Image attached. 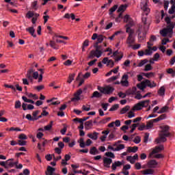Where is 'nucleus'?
I'll return each mask as SVG.
<instances>
[{
  "label": "nucleus",
  "mask_w": 175,
  "mask_h": 175,
  "mask_svg": "<svg viewBox=\"0 0 175 175\" xmlns=\"http://www.w3.org/2000/svg\"><path fill=\"white\" fill-rule=\"evenodd\" d=\"M160 129H161L160 131V133L159 134V137L157 138L155 142L158 144L159 143H165L167 140L166 137H169V136H171L170 131L169 130L170 129V127L167 125H163L161 126Z\"/></svg>",
  "instance_id": "nucleus-1"
},
{
  "label": "nucleus",
  "mask_w": 175,
  "mask_h": 175,
  "mask_svg": "<svg viewBox=\"0 0 175 175\" xmlns=\"http://www.w3.org/2000/svg\"><path fill=\"white\" fill-rule=\"evenodd\" d=\"M165 20L167 24V28L161 30L160 33L164 38H165V36H167V34L169 33L170 38H172V35H173V29L175 27V24L172 23V20L169 16L165 17Z\"/></svg>",
  "instance_id": "nucleus-2"
},
{
  "label": "nucleus",
  "mask_w": 175,
  "mask_h": 175,
  "mask_svg": "<svg viewBox=\"0 0 175 175\" xmlns=\"http://www.w3.org/2000/svg\"><path fill=\"white\" fill-rule=\"evenodd\" d=\"M147 29H148V26L139 25L136 31L138 36V42L142 43L146 39V35H147Z\"/></svg>",
  "instance_id": "nucleus-3"
},
{
  "label": "nucleus",
  "mask_w": 175,
  "mask_h": 175,
  "mask_svg": "<svg viewBox=\"0 0 175 175\" xmlns=\"http://www.w3.org/2000/svg\"><path fill=\"white\" fill-rule=\"evenodd\" d=\"M149 103H150V100H145L140 101L132 108V110L133 111H135V110L136 111L142 110L143 107H148Z\"/></svg>",
  "instance_id": "nucleus-4"
},
{
  "label": "nucleus",
  "mask_w": 175,
  "mask_h": 175,
  "mask_svg": "<svg viewBox=\"0 0 175 175\" xmlns=\"http://www.w3.org/2000/svg\"><path fill=\"white\" fill-rule=\"evenodd\" d=\"M97 42L94 44H99V43H102L105 39H106V36H104L103 35H98V33H93L92 36V40H96Z\"/></svg>",
  "instance_id": "nucleus-5"
},
{
  "label": "nucleus",
  "mask_w": 175,
  "mask_h": 175,
  "mask_svg": "<svg viewBox=\"0 0 175 175\" xmlns=\"http://www.w3.org/2000/svg\"><path fill=\"white\" fill-rule=\"evenodd\" d=\"M133 33H135V31L130 30L129 36L126 39V43L129 44V47H132V44L135 43V37H133Z\"/></svg>",
  "instance_id": "nucleus-6"
},
{
  "label": "nucleus",
  "mask_w": 175,
  "mask_h": 175,
  "mask_svg": "<svg viewBox=\"0 0 175 175\" xmlns=\"http://www.w3.org/2000/svg\"><path fill=\"white\" fill-rule=\"evenodd\" d=\"M94 47L96 49L95 51L98 53L97 58H100L104 51L103 46L99 45V44H94Z\"/></svg>",
  "instance_id": "nucleus-7"
},
{
  "label": "nucleus",
  "mask_w": 175,
  "mask_h": 175,
  "mask_svg": "<svg viewBox=\"0 0 175 175\" xmlns=\"http://www.w3.org/2000/svg\"><path fill=\"white\" fill-rule=\"evenodd\" d=\"M128 79H129V76H128V74H124L122 77V80L120 81V83L123 87H128L129 85V82L128 81Z\"/></svg>",
  "instance_id": "nucleus-8"
},
{
  "label": "nucleus",
  "mask_w": 175,
  "mask_h": 175,
  "mask_svg": "<svg viewBox=\"0 0 175 175\" xmlns=\"http://www.w3.org/2000/svg\"><path fill=\"white\" fill-rule=\"evenodd\" d=\"M141 9L144 12V14L145 16H148V12H150V9L148 8V5L146 2L141 3Z\"/></svg>",
  "instance_id": "nucleus-9"
},
{
  "label": "nucleus",
  "mask_w": 175,
  "mask_h": 175,
  "mask_svg": "<svg viewBox=\"0 0 175 175\" xmlns=\"http://www.w3.org/2000/svg\"><path fill=\"white\" fill-rule=\"evenodd\" d=\"M22 109L25 111L26 110H33V109H35V107L33 105H28L25 103H23L22 104Z\"/></svg>",
  "instance_id": "nucleus-10"
},
{
  "label": "nucleus",
  "mask_w": 175,
  "mask_h": 175,
  "mask_svg": "<svg viewBox=\"0 0 175 175\" xmlns=\"http://www.w3.org/2000/svg\"><path fill=\"white\" fill-rule=\"evenodd\" d=\"M122 165H124V161H115L111 165L112 170H116L117 167H120Z\"/></svg>",
  "instance_id": "nucleus-11"
},
{
  "label": "nucleus",
  "mask_w": 175,
  "mask_h": 175,
  "mask_svg": "<svg viewBox=\"0 0 175 175\" xmlns=\"http://www.w3.org/2000/svg\"><path fill=\"white\" fill-rule=\"evenodd\" d=\"M145 84L146 87H149V88H155L157 87V83L154 81H152L148 79H145Z\"/></svg>",
  "instance_id": "nucleus-12"
},
{
  "label": "nucleus",
  "mask_w": 175,
  "mask_h": 175,
  "mask_svg": "<svg viewBox=\"0 0 175 175\" xmlns=\"http://www.w3.org/2000/svg\"><path fill=\"white\" fill-rule=\"evenodd\" d=\"M33 68H30L29 70H27L26 77L28 79V80H30V81H33V77H32L33 75Z\"/></svg>",
  "instance_id": "nucleus-13"
},
{
  "label": "nucleus",
  "mask_w": 175,
  "mask_h": 175,
  "mask_svg": "<svg viewBox=\"0 0 175 175\" xmlns=\"http://www.w3.org/2000/svg\"><path fill=\"white\" fill-rule=\"evenodd\" d=\"M112 162L113 160L110 158L105 157L103 159L104 166L107 168L110 167V165H111Z\"/></svg>",
  "instance_id": "nucleus-14"
},
{
  "label": "nucleus",
  "mask_w": 175,
  "mask_h": 175,
  "mask_svg": "<svg viewBox=\"0 0 175 175\" xmlns=\"http://www.w3.org/2000/svg\"><path fill=\"white\" fill-rule=\"evenodd\" d=\"M113 91H114V88L107 86L104 88V94L105 95H110V94H113Z\"/></svg>",
  "instance_id": "nucleus-15"
},
{
  "label": "nucleus",
  "mask_w": 175,
  "mask_h": 175,
  "mask_svg": "<svg viewBox=\"0 0 175 175\" xmlns=\"http://www.w3.org/2000/svg\"><path fill=\"white\" fill-rule=\"evenodd\" d=\"M98 135H99V133L94 131L93 133H88V136L90 137V139H92V140H98Z\"/></svg>",
  "instance_id": "nucleus-16"
},
{
  "label": "nucleus",
  "mask_w": 175,
  "mask_h": 175,
  "mask_svg": "<svg viewBox=\"0 0 175 175\" xmlns=\"http://www.w3.org/2000/svg\"><path fill=\"white\" fill-rule=\"evenodd\" d=\"M13 161H14V159H9L5 161L6 169H9V167H14Z\"/></svg>",
  "instance_id": "nucleus-17"
},
{
  "label": "nucleus",
  "mask_w": 175,
  "mask_h": 175,
  "mask_svg": "<svg viewBox=\"0 0 175 175\" xmlns=\"http://www.w3.org/2000/svg\"><path fill=\"white\" fill-rule=\"evenodd\" d=\"M55 172V168L51 167V166H48L47 167V171L45 172L46 175H53Z\"/></svg>",
  "instance_id": "nucleus-18"
},
{
  "label": "nucleus",
  "mask_w": 175,
  "mask_h": 175,
  "mask_svg": "<svg viewBox=\"0 0 175 175\" xmlns=\"http://www.w3.org/2000/svg\"><path fill=\"white\" fill-rule=\"evenodd\" d=\"M163 150V146L161 145L159 146H156L155 148L152 151L151 155H154V154H158L160 151Z\"/></svg>",
  "instance_id": "nucleus-19"
},
{
  "label": "nucleus",
  "mask_w": 175,
  "mask_h": 175,
  "mask_svg": "<svg viewBox=\"0 0 175 175\" xmlns=\"http://www.w3.org/2000/svg\"><path fill=\"white\" fill-rule=\"evenodd\" d=\"M27 32L29 33L33 38H36V34H35V28L33 27H30L26 29Z\"/></svg>",
  "instance_id": "nucleus-20"
},
{
  "label": "nucleus",
  "mask_w": 175,
  "mask_h": 175,
  "mask_svg": "<svg viewBox=\"0 0 175 175\" xmlns=\"http://www.w3.org/2000/svg\"><path fill=\"white\" fill-rule=\"evenodd\" d=\"M154 170L152 169H146L145 170L141 171L142 174L147 175V174H150L152 175L154 173Z\"/></svg>",
  "instance_id": "nucleus-21"
},
{
  "label": "nucleus",
  "mask_w": 175,
  "mask_h": 175,
  "mask_svg": "<svg viewBox=\"0 0 175 175\" xmlns=\"http://www.w3.org/2000/svg\"><path fill=\"white\" fill-rule=\"evenodd\" d=\"M157 165H158V163L155 160H150L148 163V166L152 168L156 167Z\"/></svg>",
  "instance_id": "nucleus-22"
},
{
  "label": "nucleus",
  "mask_w": 175,
  "mask_h": 175,
  "mask_svg": "<svg viewBox=\"0 0 175 175\" xmlns=\"http://www.w3.org/2000/svg\"><path fill=\"white\" fill-rule=\"evenodd\" d=\"M137 88L141 90V91H144V89L146 88V82L144 80L141 83H139L137 85Z\"/></svg>",
  "instance_id": "nucleus-23"
},
{
  "label": "nucleus",
  "mask_w": 175,
  "mask_h": 175,
  "mask_svg": "<svg viewBox=\"0 0 175 175\" xmlns=\"http://www.w3.org/2000/svg\"><path fill=\"white\" fill-rule=\"evenodd\" d=\"M94 57L98 58V53L95 51V50H92L88 56L89 59H94Z\"/></svg>",
  "instance_id": "nucleus-24"
},
{
  "label": "nucleus",
  "mask_w": 175,
  "mask_h": 175,
  "mask_svg": "<svg viewBox=\"0 0 175 175\" xmlns=\"http://www.w3.org/2000/svg\"><path fill=\"white\" fill-rule=\"evenodd\" d=\"M57 98H53L52 99H50V100H47L46 102L47 103H50V102H52L51 103V105H59V103H61V102L59 101H54V100H56Z\"/></svg>",
  "instance_id": "nucleus-25"
},
{
  "label": "nucleus",
  "mask_w": 175,
  "mask_h": 175,
  "mask_svg": "<svg viewBox=\"0 0 175 175\" xmlns=\"http://www.w3.org/2000/svg\"><path fill=\"white\" fill-rule=\"evenodd\" d=\"M126 8H128V5L126 4L120 5L118 9V13H124V12L126 10Z\"/></svg>",
  "instance_id": "nucleus-26"
},
{
  "label": "nucleus",
  "mask_w": 175,
  "mask_h": 175,
  "mask_svg": "<svg viewBox=\"0 0 175 175\" xmlns=\"http://www.w3.org/2000/svg\"><path fill=\"white\" fill-rule=\"evenodd\" d=\"M137 150H139V148L137 146H129L127 148L128 152H137Z\"/></svg>",
  "instance_id": "nucleus-27"
},
{
  "label": "nucleus",
  "mask_w": 175,
  "mask_h": 175,
  "mask_svg": "<svg viewBox=\"0 0 175 175\" xmlns=\"http://www.w3.org/2000/svg\"><path fill=\"white\" fill-rule=\"evenodd\" d=\"M148 62V59H144L139 61V62L137 64L138 68H142V66H144Z\"/></svg>",
  "instance_id": "nucleus-28"
},
{
  "label": "nucleus",
  "mask_w": 175,
  "mask_h": 175,
  "mask_svg": "<svg viewBox=\"0 0 175 175\" xmlns=\"http://www.w3.org/2000/svg\"><path fill=\"white\" fill-rule=\"evenodd\" d=\"M90 154L92 155H96V154H99V151L95 146H94L90 149Z\"/></svg>",
  "instance_id": "nucleus-29"
},
{
  "label": "nucleus",
  "mask_w": 175,
  "mask_h": 175,
  "mask_svg": "<svg viewBox=\"0 0 175 175\" xmlns=\"http://www.w3.org/2000/svg\"><path fill=\"white\" fill-rule=\"evenodd\" d=\"M5 114V111L1 110L0 111V121L1 122H7L8 119L6 118H2V116Z\"/></svg>",
  "instance_id": "nucleus-30"
},
{
  "label": "nucleus",
  "mask_w": 175,
  "mask_h": 175,
  "mask_svg": "<svg viewBox=\"0 0 175 175\" xmlns=\"http://www.w3.org/2000/svg\"><path fill=\"white\" fill-rule=\"evenodd\" d=\"M146 130H148V129H152V128L154 126V123L152 122V121L150 120L149 121H148L146 122Z\"/></svg>",
  "instance_id": "nucleus-31"
},
{
  "label": "nucleus",
  "mask_w": 175,
  "mask_h": 175,
  "mask_svg": "<svg viewBox=\"0 0 175 175\" xmlns=\"http://www.w3.org/2000/svg\"><path fill=\"white\" fill-rule=\"evenodd\" d=\"M169 110V107L164 106L159 111H157L158 114H162L163 113H166Z\"/></svg>",
  "instance_id": "nucleus-32"
},
{
  "label": "nucleus",
  "mask_w": 175,
  "mask_h": 175,
  "mask_svg": "<svg viewBox=\"0 0 175 175\" xmlns=\"http://www.w3.org/2000/svg\"><path fill=\"white\" fill-rule=\"evenodd\" d=\"M22 99L24 100V102H26V103H31L32 105L35 104V101L31 99H28L26 96H22Z\"/></svg>",
  "instance_id": "nucleus-33"
},
{
  "label": "nucleus",
  "mask_w": 175,
  "mask_h": 175,
  "mask_svg": "<svg viewBox=\"0 0 175 175\" xmlns=\"http://www.w3.org/2000/svg\"><path fill=\"white\" fill-rule=\"evenodd\" d=\"M91 98H102V94L99 93V92H98V91H95V92L92 94Z\"/></svg>",
  "instance_id": "nucleus-34"
},
{
  "label": "nucleus",
  "mask_w": 175,
  "mask_h": 175,
  "mask_svg": "<svg viewBox=\"0 0 175 175\" xmlns=\"http://www.w3.org/2000/svg\"><path fill=\"white\" fill-rule=\"evenodd\" d=\"M158 94L160 96H163L165 95V87L161 86L158 90Z\"/></svg>",
  "instance_id": "nucleus-35"
},
{
  "label": "nucleus",
  "mask_w": 175,
  "mask_h": 175,
  "mask_svg": "<svg viewBox=\"0 0 175 175\" xmlns=\"http://www.w3.org/2000/svg\"><path fill=\"white\" fill-rule=\"evenodd\" d=\"M131 109V107L127 105L124 107H123L120 111V114H125L126 111H128Z\"/></svg>",
  "instance_id": "nucleus-36"
},
{
  "label": "nucleus",
  "mask_w": 175,
  "mask_h": 175,
  "mask_svg": "<svg viewBox=\"0 0 175 175\" xmlns=\"http://www.w3.org/2000/svg\"><path fill=\"white\" fill-rule=\"evenodd\" d=\"M75 76H76V75L75 74H70L69 75L68 80L67 81V83H68V84H70V83H72V81L75 80Z\"/></svg>",
  "instance_id": "nucleus-37"
},
{
  "label": "nucleus",
  "mask_w": 175,
  "mask_h": 175,
  "mask_svg": "<svg viewBox=\"0 0 175 175\" xmlns=\"http://www.w3.org/2000/svg\"><path fill=\"white\" fill-rule=\"evenodd\" d=\"M118 8V5H113L112 8L109 9V15L111 16L113 13H114L115 10H117V8Z\"/></svg>",
  "instance_id": "nucleus-38"
},
{
  "label": "nucleus",
  "mask_w": 175,
  "mask_h": 175,
  "mask_svg": "<svg viewBox=\"0 0 175 175\" xmlns=\"http://www.w3.org/2000/svg\"><path fill=\"white\" fill-rule=\"evenodd\" d=\"M92 120H89L85 122V129H90V126H92Z\"/></svg>",
  "instance_id": "nucleus-39"
},
{
  "label": "nucleus",
  "mask_w": 175,
  "mask_h": 175,
  "mask_svg": "<svg viewBox=\"0 0 175 175\" xmlns=\"http://www.w3.org/2000/svg\"><path fill=\"white\" fill-rule=\"evenodd\" d=\"M79 146L81 147V148H85V146H87L85 144V142H84V139L83 138H81L80 141H79Z\"/></svg>",
  "instance_id": "nucleus-40"
},
{
  "label": "nucleus",
  "mask_w": 175,
  "mask_h": 175,
  "mask_svg": "<svg viewBox=\"0 0 175 175\" xmlns=\"http://www.w3.org/2000/svg\"><path fill=\"white\" fill-rule=\"evenodd\" d=\"M53 128V121H51L49 124L44 127V131H50Z\"/></svg>",
  "instance_id": "nucleus-41"
},
{
  "label": "nucleus",
  "mask_w": 175,
  "mask_h": 175,
  "mask_svg": "<svg viewBox=\"0 0 175 175\" xmlns=\"http://www.w3.org/2000/svg\"><path fill=\"white\" fill-rule=\"evenodd\" d=\"M26 118H27V120H28L29 121H36V120H38V118H33L32 116H31V114H27V115H26Z\"/></svg>",
  "instance_id": "nucleus-42"
},
{
  "label": "nucleus",
  "mask_w": 175,
  "mask_h": 175,
  "mask_svg": "<svg viewBox=\"0 0 175 175\" xmlns=\"http://www.w3.org/2000/svg\"><path fill=\"white\" fill-rule=\"evenodd\" d=\"M125 148V145L124 144H119L116 148V151H121V150H124Z\"/></svg>",
  "instance_id": "nucleus-43"
},
{
  "label": "nucleus",
  "mask_w": 175,
  "mask_h": 175,
  "mask_svg": "<svg viewBox=\"0 0 175 175\" xmlns=\"http://www.w3.org/2000/svg\"><path fill=\"white\" fill-rule=\"evenodd\" d=\"M78 100H80V97L75 93L74 97L71 98V102H77Z\"/></svg>",
  "instance_id": "nucleus-44"
},
{
  "label": "nucleus",
  "mask_w": 175,
  "mask_h": 175,
  "mask_svg": "<svg viewBox=\"0 0 175 175\" xmlns=\"http://www.w3.org/2000/svg\"><path fill=\"white\" fill-rule=\"evenodd\" d=\"M143 76H144L145 77H147L148 79H150V77H152V76H154V72H144L142 73Z\"/></svg>",
  "instance_id": "nucleus-45"
},
{
  "label": "nucleus",
  "mask_w": 175,
  "mask_h": 175,
  "mask_svg": "<svg viewBox=\"0 0 175 175\" xmlns=\"http://www.w3.org/2000/svg\"><path fill=\"white\" fill-rule=\"evenodd\" d=\"M148 49H146L145 55H151L152 54V51H151V46H148Z\"/></svg>",
  "instance_id": "nucleus-46"
},
{
  "label": "nucleus",
  "mask_w": 175,
  "mask_h": 175,
  "mask_svg": "<svg viewBox=\"0 0 175 175\" xmlns=\"http://www.w3.org/2000/svg\"><path fill=\"white\" fill-rule=\"evenodd\" d=\"M119 107L120 105L118 104H115L109 109V111H115V110H117Z\"/></svg>",
  "instance_id": "nucleus-47"
},
{
  "label": "nucleus",
  "mask_w": 175,
  "mask_h": 175,
  "mask_svg": "<svg viewBox=\"0 0 175 175\" xmlns=\"http://www.w3.org/2000/svg\"><path fill=\"white\" fill-rule=\"evenodd\" d=\"M133 143H135V144H139L140 142H142V139L140 138L139 136L135 137V138L133 139Z\"/></svg>",
  "instance_id": "nucleus-48"
},
{
  "label": "nucleus",
  "mask_w": 175,
  "mask_h": 175,
  "mask_svg": "<svg viewBox=\"0 0 175 175\" xmlns=\"http://www.w3.org/2000/svg\"><path fill=\"white\" fill-rule=\"evenodd\" d=\"M152 70V66H151V64H147L145 66V68H144L145 72H148Z\"/></svg>",
  "instance_id": "nucleus-49"
},
{
  "label": "nucleus",
  "mask_w": 175,
  "mask_h": 175,
  "mask_svg": "<svg viewBox=\"0 0 175 175\" xmlns=\"http://www.w3.org/2000/svg\"><path fill=\"white\" fill-rule=\"evenodd\" d=\"M15 109H21V101L20 100H16L15 102Z\"/></svg>",
  "instance_id": "nucleus-50"
},
{
  "label": "nucleus",
  "mask_w": 175,
  "mask_h": 175,
  "mask_svg": "<svg viewBox=\"0 0 175 175\" xmlns=\"http://www.w3.org/2000/svg\"><path fill=\"white\" fill-rule=\"evenodd\" d=\"M18 139H20L21 140H27V139H28V137H27L25 134L22 133L19 135Z\"/></svg>",
  "instance_id": "nucleus-51"
},
{
  "label": "nucleus",
  "mask_w": 175,
  "mask_h": 175,
  "mask_svg": "<svg viewBox=\"0 0 175 175\" xmlns=\"http://www.w3.org/2000/svg\"><path fill=\"white\" fill-rule=\"evenodd\" d=\"M174 12H175V5H172L171 6V8L168 11V13L169 14H174Z\"/></svg>",
  "instance_id": "nucleus-52"
},
{
  "label": "nucleus",
  "mask_w": 175,
  "mask_h": 175,
  "mask_svg": "<svg viewBox=\"0 0 175 175\" xmlns=\"http://www.w3.org/2000/svg\"><path fill=\"white\" fill-rule=\"evenodd\" d=\"M73 121H75V122H79V124H84V120L83 118H76L73 120Z\"/></svg>",
  "instance_id": "nucleus-53"
},
{
  "label": "nucleus",
  "mask_w": 175,
  "mask_h": 175,
  "mask_svg": "<svg viewBox=\"0 0 175 175\" xmlns=\"http://www.w3.org/2000/svg\"><path fill=\"white\" fill-rule=\"evenodd\" d=\"M106 157H109V158H115L116 156L114 155V153L111 152H107L105 153Z\"/></svg>",
  "instance_id": "nucleus-54"
},
{
  "label": "nucleus",
  "mask_w": 175,
  "mask_h": 175,
  "mask_svg": "<svg viewBox=\"0 0 175 175\" xmlns=\"http://www.w3.org/2000/svg\"><path fill=\"white\" fill-rule=\"evenodd\" d=\"M88 107H85V105L82 106V110L83 111H90L91 110V105H88Z\"/></svg>",
  "instance_id": "nucleus-55"
},
{
  "label": "nucleus",
  "mask_w": 175,
  "mask_h": 175,
  "mask_svg": "<svg viewBox=\"0 0 175 175\" xmlns=\"http://www.w3.org/2000/svg\"><path fill=\"white\" fill-rule=\"evenodd\" d=\"M18 146H27V142L24 140L19 139L18 141Z\"/></svg>",
  "instance_id": "nucleus-56"
},
{
  "label": "nucleus",
  "mask_w": 175,
  "mask_h": 175,
  "mask_svg": "<svg viewBox=\"0 0 175 175\" xmlns=\"http://www.w3.org/2000/svg\"><path fill=\"white\" fill-rule=\"evenodd\" d=\"M32 77L33 79H35V80H38V78L39 77V72H38V71L33 72Z\"/></svg>",
  "instance_id": "nucleus-57"
},
{
  "label": "nucleus",
  "mask_w": 175,
  "mask_h": 175,
  "mask_svg": "<svg viewBox=\"0 0 175 175\" xmlns=\"http://www.w3.org/2000/svg\"><path fill=\"white\" fill-rule=\"evenodd\" d=\"M32 8L34 10H38V1H35L32 3Z\"/></svg>",
  "instance_id": "nucleus-58"
},
{
  "label": "nucleus",
  "mask_w": 175,
  "mask_h": 175,
  "mask_svg": "<svg viewBox=\"0 0 175 175\" xmlns=\"http://www.w3.org/2000/svg\"><path fill=\"white\" fill-rule=\"evenodd\" d=\"M144 129H146V124L143 123L142 124H139L138 127L139 131H144Z\"/></svg>",
  "instance_id": "nucleus-59"
},
{
  "label": "nucleus",
  "mask_w": 175,
  "mask_h": 175,
  "mask_svg": "<svg viewBox=\"0 0 175 175\" xmlns=\"http://www.w3.org/2000/svg\"><path fill=\"white\" fill-rule=\"evenodd\" d=\"M26 16H27V18H32V17H33V16H35V14H33V12L29 11L27 13Z\"/></svg>",
  "instance_id": "nucleus-60"
},
{
  "label": "nucleus",
  "mask_w": 175,
  "mask_h": 175,
  "mask_svg": "<svg viewBox=\"0 0 175 175\" xmlns=\"http://www.w3.org/2000/svg\"><path fill=\"white\" fill-rule=\"evenodd\" d=\"M133 110H132L131 109V111H130L129 113H128V117L129 118H133V117H135V113H133Z\"/></svg>",
  "instance_id": "nucleus-61"
},
{
  "label": "nucleus",
  "mask_w": 175,
  "mask_h": 175,
  "mask_svg": "<svg viewBox=\"0 0 175 175\" xmlns=\"http://www.w3.org/2000/svg\"><path fill=\"white\" fill-rule=\"evenodd\" d=\"M118 77L117 76H113L110 77L109 79H107V82L108 83H111V81H114L116 80H117Z\"/></svg>",
  "instance_id": "nucleus-62"
},
{
  "label": "nucleus",
  "mask_w": 175,
  "mask_h": 175,
  "mask_svg": "<svg viewBox=\"0 0 175 175\" xmlns=\"http://www.w3.org/2000/svg\"><path fill=\"white\" fill-rule=\"evenodd\" d=\"M134 124H139V121H142V117L136 118L135 119L132 120Z\"/></svg>",
  "instance_id": "nucleus-63"
},
{
  "label": "nucleus",
  "mask_w": 175,
  "mask_h": 175,
  "mask_svg": "<svg viewBox=\"0 0 175 175\" xmlns=\"http://www.w3.org/2000/svg\"><path fill=\"white\" fill-rule=\"evenodd\" d=\"M135 167L137 170H140L142 169V164L140 163H136Z\"/></svg>",
  "instance_id": "nucleus-64"
}]
</instances>
